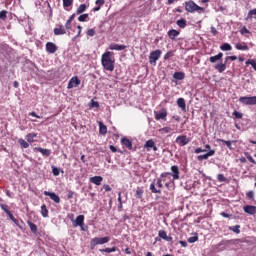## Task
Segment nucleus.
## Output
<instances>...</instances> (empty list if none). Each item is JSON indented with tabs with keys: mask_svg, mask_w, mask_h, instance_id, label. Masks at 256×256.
<instances>
[{
	"mask_svg": "<svg viewBox=\"0 0 256 256\" xmlns=\"http://www.w3.org/2000/svg\"><path fill=\"white\" fill-rule=\"evenodd\" d=\"M176 25H178L180 29H185L187 27V20H185V18L179 19L176 21Z\"/></svg>",
	"mask_w": 256,
	"mask_h": 256,
	"instance_id": "obj_28",
	"label": "nucleus"
},
{
	"mask_svg": "<svg viewBox=\"0 0 256 256\" xmlns=\"http://www.w3.org/2000/svg\"><path fill=\"white\" fill-rule=\"evenodd\" d=\"M52 173L55 177H58L59 175V168L57 167H52Z\"/></svg>",
	"mask_w": 256,
	"mask_h": 256,
	"instance_id": "obj_55",
	"label": "nucleus"
},
{
	"mask_svg": "<svg viewBox=\"0 0 256 256\" xmlns=\"http://www.w3.org/2000/svg\"><path fill=\"white\" fill-rule=\"evenodd\" d=\"M161 131H163L164 133H170L171 128H169V127H164V128L161 129Z\"/></svg>",
	"mask_w": 256,
	"mask_h": 256,
	"instance_id": "obj_64",
	"label": "nucleus"
},
{
	"mask_svg": "<svg viewBox=\"0 0 256 256\" xmlns=\"http://www.w3.org/2000/svg\"><path fill=\"white\" fill-rule=\"evenodd\" d=\"M176 143H179L181 147H185V145H187V143H189V138H187V136H185V135L178 136L176 138Z\"/></svg>",
	"mask_w": 256,
	"mask_h": 256,
	"instance_id": "obj_12",
	"label": "nucleus"
},
{
	"mask_svg": "<svg viewBox=\"0 0 256 256\" xmlns=\"http://www.w3.org/2000/svg\"><path fill=\"white\" fill-rule=\"evenodd\" d=\"M0 19H2V21H5V19H7V10L0 11Z\"/></svg>",
	"mask_w": 256,
	"mask_h": 256,
	"instance_id": "obj_51",
	"label": "nucleus"
},
{
	"mask_svg": "<svg viewBox=\"0 0 256 256\" xmlns=\"http://www.w3.org/2000/svg\"><path fill=\"white\" fill-rule=\"evenodd\" d=\"M87 10V5L85 4H81L78 8H77V15H81V13H85V11Z\"/></svg>",
	"mask_w": 256,
	"mask_h": 256,
	"instance_id": "obj_34",
	"label": "nucleus"
},
{
	"mask_svg": "<svg viewBox=\"0 0 256 256\" xmlns=\"http://www.w3.org/2000/svg\"><path fill=\"white\" fill-rule=\"evenodd\" d=\"M34 137H37V134H35V133H30V134H28L27 136H26V140L28 141V143H33V138Z\"/></svg>",
	"mask_w": 256,
	"mask_h": 256,
	"instance_id": "obj_43",
	"label": "nucleus"
},
{
	"mask_svg": "<svg viewBox=\"0 0 256 256\" xmlns=\"http://www.w3.org/2000/svg\"><path fill=\"white\" fill-rule=\"evenodd\" d=\"M89 108L90 109H99V102H97L95 100H91V102L89 104Z\"/></svg>",
	"mask_w": 256,
	"mask_h": 256,
	"instance_id": "obj_40",
	"label": "nucleus"
},
{
	"mask_svg": "<svg viewBox=\"0 0 256 256\" xmlns=\"http://www.w3.org/2000/svg\"><path fill=\"white\" fill-rule=\"evenodd\" d=\"M3 47H9L7 44H0V55H3L5 57V54L7 53V49Z\"/></svg>",
	"mask_w": 256,
	"mask_h": 256,
	"instance_id": "obj_42",
	"label": "nucleus"
},
{
	"mask_svg": "<svg viewBox=\"0 0 256 256\" xmlns=\"http://www.w3.org/2000/svg\"><path fill=\"white\" fill-rule=\"evenodd\" d=\"M240 33H241V35H245V33H251L250 31H249V29H247V27H243L241 30H240Z\"/></svg>",
	"mask_w": 256,
	"mask_h": 256,
	"instance_id": "obj_57",
	"label": "nucleus"
},
{
	"mask_svg": "<svg viewBox=\"0 0 256 256\" xmlns=\"http://www.w3.org/2000/svg\"><path fill=\"white\" fill-rule=\"evenodd\" d=\"M233 115L236 119H243V113L238 112V111H234Z\"/></svg>",
	"mask_w": 256,
	"mask_h": 256,
	"instance_id": "obj_52",
	"label": "nucleus"
},
{
	"mask_svg": "<svg viewBox=\"0 0 256 256\" xmlns=\"http://www.w3.org/2000/svg\"><path fill=\"white\" fill-rule=\"evenodd\" d=\"M62 1H63L64 9H67V7H71V5H73V0H62Z\"/></svg>",
	"mask_w": 256,
	"mask_h": 256,
	"instance_id": "obj_44",
	"label": "nucleus"
},
{
	"mask_svg": "<svg viewBox=\"0 0 256 256\" xmlns=\"http://www.w3.org/2000/svg\"><path fill=\"white\" fill-rule=\"evenodd\" d=\"M101 64L106 71H114L115 59H113V52L107 51L104 54H102Z\"/></svg>",
	"mask_w": 256,
	"mask_h": 256,
	"instance_id": "obj_1",
	"label": "nucleus"
},
{
	"mask_svg": "<svg viewBox=\"0 0 256 256\" xmlns=\"http://www.w3.org/2000/svg\"><path fill=\"white\" fill-rule=\"evenodd\" d=\"M218 141L220 143H224V145L227 146L228 149H230V151H233V143H235V141H229V140H223V139H219Z\"/></svg>",
	"mask_w": 256,
	"mask_h": 256,
	"instance_id": "obj_26",
	"label": "nucleus"
},
{
	"mask_svg": "<svg viewBox=\"0 0 256 256\" xmlns=\"http://www.w3.org/2000/svg\"><path fill=\"white\" fill-rule=\"evenodd\" d=\"M136 197H137V199H142L143 198V191L141 190V188H137Z\"/></svg>",
	"mask_w": 256,
	"mask_h": 256,
	"instance_id": "obj_50",
	"label": "nucleus"
},
{
	"mask_svg": "<svg viewBox=\"0 0 256 256\" xmlns=\"http://www.w3.org/2000/svg\"><path fill=\"white\" fill-rule=\"evenodd\" d=\"M215 155V150H210L206 154L197 156V161H205L209 159V157H213Z\"/></svg>",
	"mask_w": 256,
	"mask_h": 256,
	"instance_id": "obj_11",
	"label": "nucleus"
},
{
	"mask_svg": "<svg viewBox=\"0 0 256 256\" xmlns=\"http://www.w3.org/2000/svg\"><path fill=\"white\" fill-rule=\"evenodd\" d=\"M221 59H223V53H218L215 56H211L209 58L210 63H217V61H221Z\"/></svg>",
	"mask_w": 256,
	"mask_h": 256,
	"instance_id": "obj_25",
	"label": "nucleus"
},
{
	"mask_svg": "<svg viewBox=\"0 0 256 256\" xmlns=\"http://www.w3.org/2000/svg\"><path fill=\"white\" fill-rule=\"evenodd\" d=\"M84 221H85L84 215L77 216L76 220H74L73 222V227H82V225H84Z\"/></svg>",
	"mask_w": 256,
	"mask_h": 256,
	"instance_id": "obj_13",
	"label": "nucleus"
},
{
	"mask_svg": "<svg viewBox=\"0 0 256 256\" xmlns=\"http://www.w3.org/2000/svg\"><path fill=\"white\" fill-rule=\"evenodd\" d=\"M73 19H75V14H72L69 19L65 23V29H71V23H73Z\"/></svg>",
	"mask_w": 256,
	"mask_h": 256,
	"instance_id": "obj_31",
	"label": "nucleus"
},
{
	"mask_svg": "<svg viewBox=\"0 0 256 256\" xmlns=\"http://www.w3.org/2000/svg\"><path fill=\"white\" fill-rule=\"evenodd\" d=\"M158 236L160 237V239H164V241H168V243H171V241H173V237L167 236V232L165 230H160L158 232Z\"/></svg>",
	"mask_w": 256,
	"mask_h": 256,
	"instance_id": "obj_14",
	"label": "nucleus"
},
{
	"mask_svg": "<svg viewBox=\"0 0 256 256\" xmlns=\"http://www.w3.org/2000/svg\"><path fill=\"white\" fill-rule=\"evenodd\" d=\"M221 51H231L233 47L229 43H224L220 46Z\"/></svg>",
	"mask_w": 256,
	"mask_h": 256,
	"instance_id": "obj_32",
	"label": "nucleus"
},
{
	"mask_svg": "<svg viewBox=\"0 0 256 256\" xmlns=\"http://www.w3.org/2000/svg\"><path fill=\"white\" fill-rule=\"evenodd\" d=\"M121 143L122 145H125L126 148L129 149L130 151L131 149H133V142H131V140H129L128 138H122Z\"/></svg>",
	"mask_w": 256,
	"mask_h": 256,
	"instance_id": "obj_20",
	"label": "nucleus"
},
{
	"mask_svg": "<svg viewBox=\"0 0 256 256\" xmlns=\"http://www.w3.org/2000/svg\"><path fill=\"white\" fill-rule=\"evenodd\" d=\"M246 196L248 197V199H253V197H255V192L249 191L247 192Z\"/></svg>",
	"mask_w": 256,
	"mask_h": 256,
	"instance_id": "obj_56",
	"label": "nucleus"
},
{
	"mask_svg": "<svg viewBox=\"0 0 256 256\" xmlns=\"http://www.w3.org/2000/svg\"><path fill=\"white\" fill-rule=\"evenodd\" d=\"M115 251H117L116 247L105 248V249H100L99 250L100 253H115Z\"/></svg>",
	"mask_w": 256,
	"mask_h": 256,
	"instance_id": "obj_36",
	"label": "nucleus"
},
{
	"mask_svg": "<svg viewBox=\"0 0 256 256\" xmlns=\"http://www.w3.org/2000/svg\"><path fill=\"white\" fill-rule=\"evenodd\" d=\"M173 78L176 79V81H183V79H185V73H183V72H175L173 74Z\"/></svg>",
	"mask_w": 256,
	"mask_h": 256,
	"instance_id": "obj_27",
	"label": "nucleus"
},
{
	"mask_svg": "<svg viewBox=\"0 0 256 256\" xmlns=\"http://www.w3.org/2000/svg\"><path fill=\"white\" fill-rule=\"evenodd\" d=\"M155 142L153 140H147L144 147L147 149V151H150V149L154 147Z\"/></svg>",
	"mask_w": 256,
	"mask_h": 256,
	"instance_id": "obj_33",
	"label": "nucleus"
},
{
	"mask_svg": "<svg viewBox=\"0 0 256 256\" xmlns=\"http://www.w3.org/2000/svg\"><path fill=\"white\" fill-rule=\"evenodd\" d=\"M246 65H251L253 69L256 71V62L253 59H249L246 61Z\"/></svg>",
	"mask_w": 256,
	"mask_h": 256,
	"instance_id": "obj_48",
	"label": "nucleus"
},
{
	"mask_svg": "<svg viewBox=\"0 0 256 256\" xmlns=\"http://www.w3.org/2000/svg\"><path fill=\"white\" fill-rule=\"evenodd\" d=\"M167 109L162 108L161 111H154V117L156 121H167Z\"/></svg>",
	"mask_w": 256,
	"mask_h": 256,
	"instance_id": "obj_4",
	"label": "nucleus"
},
{
	"mask_svg": "<svg viewBox=\"0 0 256 256\" xmlns=\"http://www.w3.org/2000/svg\"><path fill=\"white\" fill-rule=\"evenodd\" d=\"M217 179H218V181H220V183L227 181V178H225V176L223 174H218Z\"/></svg>",
	"mask_w": 256,
	"mask_h": 256,
	"instance_id": "obj_53",
	"label": "nucleus"
},
{
	"mask_svg": "<svg viewBox=\"0 0 256 256\" xmlns=\"http://www.w3.org/2000/svg\"><path fill=\"white\" fill-rule=\"evenodd\" d=\"M170 57H173V52H171V51H169L165 54V56H164L165 61H167V59H169Z\"/></svg>",
	"mask_w": 256,
	"mask_h": 256,
	"instance_id": "obj_59",
	"label": "nucleus"
},
{
	"mask_svg": "<svg viewBox=\"0 0 256 256\" xmlns=\"http://www.w3.org/2000/svg\"><path fill=\"white\" fill-rule=\"evenodd\" d=\"M185 10L188 13H195V11H205V8L200 7L193 1H188L185 3Z\"/></svg>",
	"mask_w": 256,
	"mask_h": 256,
	"instance_id": "obj_3",
	"label": "nucleus"
},
{
	"mask_svg": "<svg viewBox=\"0 0 256 256\" xmlns=\"http://www.w3.org/2000/svg\"><path fill=\"white\" fill-rule=\"evenodd\" d=\"M126 48H127V46L119 45V44H111L110 47H109V49L111 51H123Z\"/></svg>",
	"mask_w": 256,
	"mask_h": 256,
	"instance_id": "obj_19",
	"label": "nucleus"
},
{
	"mask_svg": "<svg viewBox=\"0 0 256 256\" xmlns=\"http://www.w3.org/2000/svg\"><path fill=\"white\" fill-rule=\"evenodd\" d=\"M35 151H37L38 153H41L43 157H49L51 155V150L49 149L38 147V148H35Z\"/></svg>",
	"mask_w": 256,
	"mask_h": 256,
	"instance_id": "obj_18",
	"label": "nucleus"
},
{
	"mask_svg": "<svg viewBox=\"0 0 256 256\" xmlns=\"http://www.w3.org/2000/svg\"><path fill=\"white\" fill-rule=\"evenodd\" d=\"M188 243H195L197 241H199V236H197V234L195 236L189 237L188 238Z\"/></svg>",
	"mask_w": 256,
	"mask_h": 256,
	"instance_id": "obj_46",
	"label": "nucleus"
},
{
	"mask_svg": "<svg viewBox=\"0 0 256 256\" xmlns=\"http://www.w3.org/2000/svg\"><path fill=\"white\" fill-rule=\"evenodd\" d=\"M57 44L53 43V42H47L46 43V51L47 53L53 54V53H57Z\"/></svg>",
	"mask_w": 256,
	"mask_h": 256,
	"instance_id": "obj_9",
	"label": "nucleus"
},
{
	"mask_svg": "<svg viewBox=\"0 0 256 256\" xmlns=\"http://www.w3.org/2000/svg\"><path fill=\"white\" fill-rule=\"evenodd\" d=\"M73 195H74V192L69 190L67 194L68 199H73Z\"/></svg>",
	"mask_w": 256,
	"mask_h": 256,
	"instance_id": "obj_63",
	"label": "nucleus"
},
{
	"mask_svg": "<svg viewBox=\"0 0 256 256\" xmlns=\"http://www.w3.org/2000/svg\"><path fill=\"white\" fill-rule=\"evenodd\" d=\"M79 85H81V80L77 77H73L68 83V89H74V87H79Z\"/></svg>",
	"mask_w": 256,
	"mask_h": 256,
	"instance_id": "obj_10",
	"label": "nucleus"
},
{
	"mask_svg": "<svg viewBox=\"0 0 256 256\" xmlns=\"http://www.w3.org/2000/svg\"><path fill=\"white\" fill-rule=\"evenodd\" d=\"M109 241H111V238H109V236L103 238L95 237L90 241V249H95L97 245H105V243H109Z\"/></svg>",
	"mask_w": 256,
	"mask_h": 256,
	"instance_id": "obj_2",
	"label": "nucleus"
},
{
	"mask_svg": "<svg viewBox=\"0 0 256 256\" xmlns=\"http://www.w3.org/2000/svg\"><path fill=\"white\" fill-rule=\"evenodd\" d=\"M156 185H157V187H158L159 189H162V188H163V182L161 181V178H158V179H157Z\"/></svg>",
	"mask_w": 256,
	"mask_h": 256,
	"instance_id": "obj_58",
	"label": "nucleus"
},
{
	"mask_svg": "<svg viewBox=\"0 0 256 256\" xmlns=\"http://www.w3.org/2000/svg\"><path fill=\"white\" fill-rule=\"evenodd\" d=\"M2 49H6V54L4 57L11 61V59H15V50L9 46H2Z\"/></svg>",
	"mask_w": 256,
	"mask_h": 256,
	"instance_id": "obj_7",
	"label": "nucleus"
},
{
	"mask_svg": "<svg viewBox=\"0 0 256 256\" xmlns=\"http://www.w3.org/2000/svg\"><path fill=\"white\" fill-rule=\"evenodd\" d=\"M89 17V14H82L78 17V21H80V23H83L86 21V19Z\"/></svg>",
	"mask_w": 256,
	"mask_h": 256,
	"instance_id": "obj_49",
	"label": "nucleus"
},
{
	"mask_svg": "<svg viewBox=\"0 0 256 256\" xmlns=\"http://www.w3.org/2000/svg\"><path fill=\"white\" fill-rule=\"evenodd\" d=\"M41 215L42 217H49V210H47L46 205L41 206Z\"/></svg>",
	"mask_w": 256,
	"mask_h": 256,
	"instance_id": "obj_35",
	"label": "nucleus"
},
{
	"mask_svg": "<svg viewBox=\"0 0 256 256\" xmlns=\"http://www.w3.org/2000/svg\"><path fill=\"white\" fill-rule=\"evenodd\" d=\"M177 105L180 107V109L185 113L187 111V104L185 103L184 98H178L177 99Z\"/></svg>",
	"mask_w": 256,
	"mask_h": 256,
	"instance_id": "obj_17",
	"label": "nucleus"
},
{
	"mask_svg": "<svg viewBox=\"0 0 256 256\" xmlns=\"http://www.w3.org/2000/svg\"><path fill=\"white\" fill-rule=\"evenodd\" d=\"M211 33H212V35H217V33H219L218 31H217V29L214 27V26H211Z\"/></svg>",
	"mask_w": 256,
	"mask_h": 256,
	"instance_id": "obj_61",
	"label": "nucleus"
},
{
	"mask_svg": "<svg viewBox=\"0 0 256 256\" xmlns=\"http://www.w3.org/2000/svg\"><path fill=\"white\" fill-rule=\"evenodd\" d=\"M28 225L32 231V233H37V225H35L33 222L28 221Z\"/></svg>",
	"mask_w": 256,
	"mask_h": 256,
	"instance_id": "obj_45",
	"label": "nucleus"
},
{
	"mask_svg": "<svg viewBox=\"0 0 256 256\" xmlns=\"http://www.w3.org/2000/svg\"><path fill=\"white\" fill-rule=\"evenodd\" d=\"M44 195L46 197H50V199L54 201V203H61V198L59 197V195H56L55 192L44 191Z\"/></svg>",
	"mask_w": 256,
	"mask_h": 256,
	"instance_id": "obj_8",
	"label": "nucleus"
},
{
	"mask_svg": "<svg viewBox=\"0 0 256 256\" xmlns=\"http://www.w3.org/2000/svg\"><path fill=\"white\" fill-rule=\"evenodd\" d=\"M99 133L100 135H107V126L103 122H99Z\"/></svg>",
	"mask_w": 256,
	"mask_h": 256,
	"instance_id": "obj_29",
	"label": "nucleus"
},
{
	"mask_svg": "<svg viewBox=\"0 0 256 256\" xmlns=\"http://www.w3.org/2000/svg\"><path fill=\"white\" fill-rule=\"evenodd\" d=\"M168 37H169V39L174 40L175 37H179V31H177L175 29L168 31Z\"/></svg>",
	"mask_w": 256,
	"mask_h": 256,
	"instance_id": "obj_30",
	"label": "nucleus"
},
{
	"mask_svg": "<svg viewBox=\"0 0 256 256\" xmlns=\"http://www.w3.org/2000/svg\"><path fill=\"white\" fill-rule=\"evenodd\" d=\"M18 143L21 145V147H23L24 149L29 148V142L25 141L24 139H19Z\"/></svg>",
	"mask_w": 256,
	"mask_h": 256,
	"instance_id": "obj_39",
	"label": "nucleus"
},
{
	"mask_svg": "<svg viewBox=\"0 0 256 256\" xmlns=\"http://www.w3.org/2000/svg\"><path fill=\"white\" fill-rule=\"evenodd\" d=\"M150 191L151 193H159L161 194V189H157L155 187V181H153L151 184H150Z\"/></svg>",
	"mask_w": 256,
	"mask_h": 256,
	"instance_id": "obj_37",
	"label": "nucleus"
},
{
	"mask_svg": "<svg viewBox=\"0 0 256 256\" xmlns=\"http://www.w3.org/2000/svg\"><path fill=\"white\" fill-rule=\"evenodd\" d=\"M118 202H119V208L121 209V207H123V202L121 200V192H119L118 194Z\"/></svg>",
	"mask_w": 256,
	"mask_h": 256,
	"instance_id": "obj_60",
	"label": "nucleus"
},
{
	"mask_svg": "<svg viewBox=\"0 0 256 256\" xmlns=\"http://www.w3.org/2000/svg\"><path fill=\"white\" fill-rule=\"evenodd\" d=\"M171 171L172 172H170L171 173L170 175H172L174 181L179 179V166L177 165L172 166Z\"/></svg>",
	"mask_w": 256,
	"mask_h": 256,
	"instance_id": "obj_15",
	"label": "nucleus"
},
{
	"mask_svg": "<svg viewBox=\"0 0 256 256\" xmlns=\"http://www.w3.org/2000/svg\"><path fill=\"white\" fill-rule=\"evenodd\" d=\"M0 207L6 215H10L11 211L9 210V206L7 204H0Z\"/></svg>",
	"mask_w": 256,
	"mask_h": 256,
	"instance_id": "obj_41",
	"label": "nucleus"
},
{
	"mask_svg": "<svg viewBox=\"0 0 256 256\" xmlns=\"http://www.w3.org/2000/svg\"><path fill=\"white\" fill-rule=\"evenodd\" d=\"M96 5H99V7H101V5H105V0H96Z\"/></svg>",
	"mask_w": 256,
	"mask_h": 256,
	"instance_id": "obj_62",
	"label": "nucleus"
},
{
	"mask_svg": "<svg viewBox=\"0 0 256 256\" xmlns=\"http://www.w3.org/2000/svg\"><path fill=\"white\" fill-rule=\"evenodd\" d=\"M90 182L93 183L94 185H101V183L103 182V177L101 176L91 177Z\"/></svg>",
	"mask_w": 256,
	"mask_h": 256,
	"instance_id": "obj_23",
	"label": "nucleus"
},
{
	"mask_svg": "<svg viewBox=\"0 0 256 256\" xmlns=\"http://www.w3.org/2000/svg\"><path fill=\"white\" fill-rule=\"evenodd\" d=\"M253 15H256V8H254L248 12L246 19H253Z\"/></svg>",
	"mask_w": 256,
	"mask_h": 256,
	"instance_id": "obj_47",
	"label": "nucleus"
},
{
	"mask_svg": "<svg viewBox=\"0 0 256 256\" xmlns=\"http://www.w3.org/2000/svg\"><path fill=\"white\" fill-rule=\"evenodd\" d=\"M241 226L240 225H236V226H231V227H229V230L230 231H233V233H237V234H239V233H241Z\"/></svg>",
	"mask_w": 256,
	"mask_h": 256,
	"instance_id": "obj_38",
	"label": "nucleus"
},
{
	"mask_svg": "<svg viewBox=\"0 0 256 256\" xmlns=\"http://www.w3.org/2000/svg\"><path fill=\"white\" fill-rule=\"evenodd\" d=\"M214 69H216V71L218 73H223V71H225V69H227V65L225 63H219V64H216L214 66Z\"/></svg>",
	"mask_w": 256,
	"mask_h": 256,
	"instance_id": "obj_24",
	"label": "nucleus"
},
{
	"mask_svg": "<svg viewBox=\"0 0 256 256\" xmlns=\"http://www.w3.org/2000/svg\"><path fill=\"white\" fill-rule=\"evenodd\" d=\"M239 101L243 105H256V96H243L239 98Z\"/></svg>",
	"mask_w": 256,
	"mask_h": 256,
	"instance_id": "obj_5",
	"label": "nucleus"
},
{
	"mask_svg": "<svg viewBox=\"0 0 256 256\" xmlns=\"http://www.w3.org/2000/svg\"><path fill=\"white\" fill-rule=\"evenodd\" d=\"M66 33L67 31L63 25H60L59 28H54V35H65Z\"/></svg>",
	"mask_w": 256,
	"mask_h": 256,
	"instance_id": "obj_21",
	"label": "nucleus"
},
{
	"mask_svg": "<svg viewBox=\"0 0 256 256\" xmlns=\"http://www.w3.org/2000/svg\"><path fill=\"white\" fill-rule=\"evenodd\" d=\"M161 57V50H156L150 53L149 56V63L151 65H156L157 61H159V58Z\"/></svg>",
	"mask_w": 256,
	"mask_h": 256,
	"instance_id": "obj_6",
	"label": "nucleus"
},
{
	"mask_svg": "<svg viewBox=\"0 0 256 256\" xmlns=\"http://www.w3.org/2000/svg\"><path fill=\"white\" fill-rule=\"evenodd\" d=\"M235 48H236L238 51H249V46H247V44H245V42L237 43V44L235 45Z\"/></svg>",
	"mask_w": 256,
	"mask_h": 256,
	"instance_id": "obj_22",
	"label": "nucleus"
},
{
	"mask_svg": "<svg viewBox=\"0 0 256 256\" xmlns=\"http://www.w3.org/2000/svg\"><path fill=\"white\" fill-rule=\"evenodd\" d=\"M87 35L89 37H95V29H88L87 30Z\"/></svg>",
	"mask_w": 256,
	"mask_h": 256,
	"instance_id": "obj_54",
	"label": "nucleus"
},
{
	"mask_svg": "<svg viewBox=\"0 0 256 256\" xmlns=\"http://www.w3.org/2000/svg\"><path fill=\"white\" fill-rule=\"evenodd\" d=\"M244 211L248 215H256V206L246 205L244 206Z\"/></svg>",
	"mask_w": 256,
	"mask_h": 256,
	"instance_id": "obj_16",
	"label": "nucleus"
}]
</instances>
